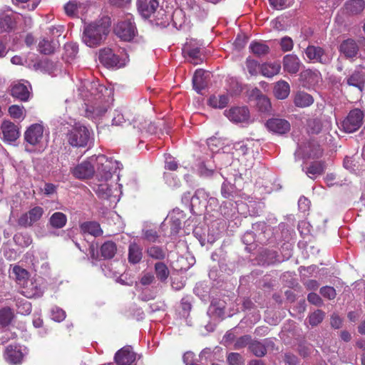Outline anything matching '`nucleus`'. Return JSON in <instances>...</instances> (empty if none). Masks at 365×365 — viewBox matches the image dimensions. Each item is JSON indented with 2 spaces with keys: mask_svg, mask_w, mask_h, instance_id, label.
I'll list each match as a JSON object with an SVG mask.
<instances>
[{
  "mask_svg": "<svg viewBox=\"0 0 365 365\" xmlns=\"http://www.w3.org/2000/svg\"><path fill=\"white\" fill-rule=\"evenodd\" d=\"M108 18L101 19L84 26L83 41L89 47H96L104 41L109 33Z\"/></svg>",
  "mask_w": 365,
  "mask_h": 365,
  "instance_id": "obj_1",
  "label": "nucleus"
},
{
  "mask_svg": "<svg viewBox=\"0 0 365 365\" xmlns=\"http://www.w3.org/2000/svg\"><path fill=\"white\" fill-rule=\"evenodd\" d=\"M92 131L87 127L76 125L67 134L68 143L73 147H86L91 138Z\"/></svg>",
  "mask_w": 365,
  "mask_h": 365,
  "instance_id": "obj_2",
  "label": "nucleus"
},
{
  "mask_svg": "<svg viewBox=\"0 0 365 365\" xmlns=\"http://www.w3.org/2000/svg\"><path fill=\"white\" fill-rule=\"evenodd\" d=\"M114 31L120 39L125 41H131L138 33L133 16L128 14L123 20L120 21Z\"/></svg>",
  "mask_w": 365,
  "mask_h": 365,
  "instance_id": "obj_3",
  "label": "nucleus"
},
{
  "mask_svg": "<svg viewBox=\"0 0 365 365\" xmlns=\"http://www.w3.org/2000/svg\"><path fill=\"white\" fill-rule=\"evenodd\" d=\"M98 163L97 173L101 180L107 181L110 179L118 169H120L121 164L117 160L108 159L105 155H101L96 158Z\"/></svg>",
  "mask_w": 365,
  "mask_h": 365,
  "instance_id": "obj_4",
  "label": "nucleus"
},
{
  "mask_svg": "<svg viewBox=\"0 0 365 365\" xmlns=\"http://www.w3.org/2000/svg\"><path fill=\"white\" fill-rule=\"evenodd\" d=\"M364 113L358 108L349 112L347 117L341 122L342 130L348 133L356 131L362 125Z\"/></svg>",
  "mask_w": 365,
  "mask_h": 365,
  "instance_id": "obj_5",
  "label": "nucleus"
},
{
  "mask_svg": "<svg viewBox=\"0 0 365 365\" xmlns=\"http://www.w3.org/2000/svg\"><path fill=\"white\" fill-rule=\"evenodd\" d=\"M304 52L307 58L313 62L327 65L332 59V57L320 46L309 45Z\"/></svg>",
  "mask_w": 365,
  "mask_h": 365,
  "instance_id": "obj_6",
  "label": "nucleus"
},
{
  "mask_svg": "<svg viewBox=\"0 0 365 365\" xmlns=\"http://www.w3.org/2000/svg\"><path fill=\"white\" fill-rule=\"evenodd\" d=\"M26 142L32 146H41L43 139V126L39 123L30 125L24 133Z\"/></svg>",
  "mask_w": 365,
  "mask_h": 365,
  "instance_id": "obj_7",
  "label": "nucleus"
},
{
  "mask_svg": "<svg viewBox=\"0 0 365 365\" xmlns=\"http://www.w3.org/2000/svg\"><path fill=\"white\" fill-rule=\"evenodd\" d=\"M99 61L108 68L122 67L125 65V59H121L112 49L105 48L99 51Z\"/></svg>",
  "mask_w": 365,
  "mask_h": 365,
  "instance_id": "obj_8",
  "label": "nucleus"
},
{
  "mask_svg": "<svg viewBox=\"0 0 365 365\" xmlns=\"http://www.w3.org/2000/svg\"><path fill=\"white\" fill-rule=\"evenodd\" d=\"M267 129L276 135H282L289 132L291 125L289 122L282 118H272L265 123Z\"/></svg>",
  "mask_w": 365,
  "mask_h": 365,
  "instance_id": "obj_9",
  "label": "nucleus"
},
{
  "mask_svg": "<svg viewBox=\"0 0 365 365\" xmlns=\"http://www.w3.org/2000/svg\"><path fill=\"white\" fill-rule=\"evenodd\" d=\"M43 214V208L39 206H36L28 212L21 215L18 220V224L24 227H31L41 218Z\"/></svg>",
  "mask_w": 365,
  "mask_h": 365,
  "instance_id": "obj_10",
  "label": "nucleus"
},
{
  "mask_svg": "<svg viewBox=\"0 0 365 365\" xmlns=\"http://www.w3.org/2000/svg\"><path fill=\"white\" fill-rule=\"evenodd\" d=\"M135 359L136 354L131 346H123L114 356V361L118 365H130Z\"/></svg>",
  "mask_w": 365,
  "mask_h": 365,
  "instance_id": "obj_11",
  "label": "nucleus"
},
{
  "mask_svg": "<svg viewBox=\"0 0 365 365\" xmlns=\"http://www.w3.org/2000/svg\"><path fill=\"white\" fill-rule=\"evenodd\" d=\"M225 115L234 123H243L248 120L250 112L247 107H233L225 110Z\"/></svg>",
  "mask_w": 365,
  "mask_h": 365,
  "instance_id": "obj_12",
  "label": "nucleus"
},
{
  "mask_svg": "<svg viewBox=\"0 0 365 365\" xmlns=\"http://www.w3.org/2000/svg\"><path fill=\"white\" fill-rule=\"evenodd\" d=\"M1 130L3 134V139L6 142H14L20 135L19 127L9 120H4L2 123Z\"/></svg>",
  "mask_w": 365,
  "mask_h": 365,
  "instance_id": "obj_13",
  "label": "nucleus"
},
{
  "mask_svg": "<svg viewBox=\"0 0 365 365\" xmlns=\"http://www.w3.org/2000/svg\"><path fill=\"white\" fill-rule=\"evenodd\" d=\"M345 81L347 86L357 88L362 91L365 86V73L361 68H356L346 78Z\"/></svg>",
  "mask_w": 365,
  "mask_h": 365,
  "instance_id": "obj_14",
  "label": "nucleus"
},
{
  "mask_svg": "<svg viewBox=\"0 0 365 365\" xmlns=\"http://www.w3.org/2000/svg\"><path fill=\"white\" fill-rule=\"evenodd\" d=\"M283 69L289 74H295L300 70L302 63L295 54H287L283 57Z\"/></svg>",
  "mask_w": 365,
  "mask_h": 365,
  "instance_id": "obj_15",
  "label": "nucleus"
},
{
  "mask_svg": "<svg viewBox=\"0 0 365 365\" xmlns=\"http://www.w3.org/2000/svg\"><path fill=\"white\" fill-rule=\"evenodd\" d=\"M95 169L89 161H83L76 165L72 170L73 175L78 179H87L93 175Z\"/></svg>",
  "mask_w": 365,
  "mask_h": 365,
  "instance_id": "obj_16",
  "label": "nucleus"
},
{
  "mask_svg": "<svg viewBox=\"0 0 365 365\" xmlns=\"http://www.w3.org/2000/svg\"><path fill=\"white\" fill-rule=\"evenodd\" d=\"M108 108V103L100 101L93 105L87 106L86 115L87 118L96 119L103 116L107 112Z\"/></svg>",
  "mask_w": 365,
  "mask_h": 365,
  "instance_id": "obj_17",
  "label": "nucleus"
},
{
  "mask_svg": "<svg viewBox=\"0 0 365 365\" xmlns=\"http://www.w3.org/2000/svg\"><path fill=\"white\" fill-rule=\"evenodd\" d=\"M138 9L145 19L149 18L159 6L158 0H138Z\"/></svg>",
  "mask_w": 365,
  "mask_h": 365,
  "instance_id": "obj_18",
  "label": "nucleus"
},
{
  "mask_svg": "<svg viewBox=\"0 0 365 365\" xmlns=\"http://www.w3.org/2000/svg\"><path fill=\"white\" fill-rule=\"evenodd\" d=\"M170 222V234L176 235L181 229L182 221L185 218V214L179 209H175L168 215Z\"/></svg>",
  "mask_w": 365,
  "mask_h": 365,
  "instance_id": "obj_19",
  "label": "nucleus"
},
{
  "mask_svg": "<svg viewBox=\"0 0 365 365\" xmlns=\"http://www.w3.org/2000/svg\"><path fill=\"white\" fill-rule=\"evenodd\" d=\"M339 51L346 58H352L357 56L359 46L354 40L349 38L341 43Z\"/></svg>",
  "mask_w": 365,
  "mask_h": 365,
  "instance_id": "obj_20",
  "label": "nucleus"
},
{
  "mask_svg": "<svg viewBox=\"0 0 365 365\" xmlns=\"http://www.w3.org/2000/svg\"><path fill=\"white\" fill-rule=\"evenodd\" d=\"M143 248L135 242L130 243L128 250V260L130 264H138L143 259Z\"/></svg>",
  "mask_w": 365,
  "mask_h": 365,
  "instance_id": "obj_21",
  "label": "nucleus"
},
{
  "mask_svg": "<svg viewBox=\"0 0 365 365\" xmlns=\"http://www.w3.org/2000/svg\"><path fill=\"white\" fill-rule=\"evenodd\" d=\"M209 73L202 69L195 71L192 77L193 88L200 93L202 90L205 89L207 86V78Z\"/></svg>",
  "mask_w": 365,
  "mask_h": 365,
  "instance_id": "obj_22",
  "label": "nucleus"
},
{
  "mask_svg": "<svg viewBox=\"0 0 365 365\" xmlns=\"http://www.w3.org/2000/svg\"><path fill=\"white\" fill-rule=\"evenodd\" d=\"M11 95L21 101H27L30 98L31 93L27 86L23 83H16L12 86Z\"/></svg>",
  "mask_w": 365,
  "mask_h": 365,
  "instance_id": "obj_23",
  "label": "nucleus"
},
{
  "mask_svg": "<svg viewBox=\"0 0 365 365\" xmlns=\"http://www.w3.org/2000/svg\"><path fill=\"white\" fill-rule=\"evenodd\" d=\"M23 357L24 354L19 347L14 345H9L6 347V359L11 364H20Z\"/></svg>",
  "mask_w": 365,
  "mask_h": 365,
  "instance_id": "obj_24",
  "label": "nucleus"
},
{
  "mask_svg": "<svg viewBox=\"0 0 365 365\" xmlns=\"http://www.w3.org/2000/svg\"><path fill=\"white\" fill-rule=\"evenodd\" d=\"M313 103L312 96L304 91H298L294 96V103L297 107L306 108L310 106Z\"/></svg>",
  "mask_w": 365,
  "mask_h": 365,
  "instance_id": "obj_25",
  "label": "nucleus"
},
{
  "mask_svg": "<svg viewBox=\"0 0 365 365\" xmlns=\"http://www.w3.org/2000/svg\"><path fill=\"white\" fill-rule=\"evenodd\" d=\"M290 93L289 83L283 80L279 81L274 87V94L277 99L284 100L287 98Z\"/></svg>",
  "mask_w": 365,
  "mask_h": 365,
  "instance_id": "obj_26",
  "label": "nucleus"
},
{
  "mask_svg": "<svg viewBox=\"0 0 365 365\" xmlns=\"http://www.w3.org/2000/svg\"><path fill=\"white\" fill-rule=\"evenodd\" d=\"M281 66L277 62L265 63L260 66L261 74L267 78H272L279 73Z\"/></svg>",
  "mask_w": 365,
  "mask_h": 365,
  "instance_id": "obj_27",
  "label": "nucleus"
},
{
  "mask_svg": "<svg viewBox=\"0 0 365 365\" xmlns=\"http://www.w3.org/2000/svg\"><path fill=\"white\" fill-rule=\"evenodd\" d=\"M81 230L84 233H88L94 237H98L103 234L100 224L97 222H85L80 225Z\"/></svg>",
  "mask_w": 365,
  "mask_h": 365,
  "instance_id": "obj_28",
  "label": "nucleus"
},
{
  "mask_svg": "<svg viewBox=\"0 0 365 365\" xmlns=\"http://www.w3.org/2000/svg\"><path fill=\"white\" fill-rule=\"evenodd\" d=\"M365 6L363 0H349L345 4V11L347 14L356 15L361 13Z\"/></svg>",
  "mask_w": 365,
  "mask_h": 365,
  "instance_id": "obj_29",
  "label": "nucleus"
},
{
  "mask_svg": "<svg viewBox=\"0 0 365 365\" xmlns=\"http://www.w3.org/2000/svg\"><path fill=\"white\" fill-rule=\"evenodd\" d=\"M148 257L155 260H163L166 256V251L162 247L158 245H152L145 250Z\"/></svg>",
  "mask_w": 365,
  "mask_h": 365,
  "instance_id": "obj_30",
  "label": "nucleus"
},
{
  "mask_svg": "<svg viewBox=\"0 0 365 365\" xmlns=\"http://www.w3.org/2000/svg\"><path fill=\"white\" fill-rule=\"evenodd\" d=\"M67 222L66 215L61 212H54L49 218L48 223L56 229L63 228Z\"/></svg>",
  "mask_w": 365,
  "mask_h": 365,
  "instance_id": "obj_31",
  "label": "nucleus"
},
{
  "mask_svg": "<svg viewBox=\"0 0 365 365\" xmlns=\"http://www.w3.org/2000/svg\"><path fill=\"white\" fill-rule=\"evenodd\" d=\"M25 290L23 292L28 298L38 297L43 294V289L41 286L32 281L26 282Z\"/></svg>",
  "mask_w": 365,
  "mask_h": 365,
  "instance_id": "obj_32",
  "label": "nucleus"
},
{
  "mask_svg": "<svg viewBox=\"0 0 365 365\" xmlns=\"http://www.w3.org/2000/svg\"><path fill=\"white\" fill-rule=\"evenodd\" d=\"M209 197V194L204 189L200 188L195 191V195L191 198V205L194 206L202 205L205 207V204Z\"/></svg>",
  "mask_w": 365,
  "mask_h": 365,
  "instance_id": "obj_33",
  "label": "nucleus"
},
{
  "mask_svg": "<svg viewBox=\"0 0 365 365\" xmlns=\"http://www.w3.org/2000/svg\"><path fill=\"white\" fill-rule=\"evenodd\" d=\"M154 269L157 279L161 282H165L170 275L168 266L162 262H158L155 264Z\"/></svg>",
  "mask_w": 365,
  "mask_h": 365,
  "instance_id": "obj_34",
  "label": "nucleus"
},
{
  "mask_svg": "<svg viewBox=\"0 0 365 365\" xmlns=\"http://www.w3.org/2000/svg\"><path fill=\"white\" fill-rule=\"evenodd\" d=\"M324 171V165L322 162L312 163L307 168L305 173L310 178H315Z\"/></svg>",
  "mask_w": 365,
  "mask_h": 365,
  "instance_id": "obj_35",
  "label": "nucleus"
},
{
  "mask_svg": "<svg viewBox=\"0 0 365 365\" xmlns=\"http://www.w3.org/2000/svg\"><path fill=\"white\" fill-rule=\"evenodd\" d=\"M86 87L90 91L91 95L93 96L96 100H100L103 91H107V88L98 82H89Z\"/></svg>",
  "mask_w": 365,
  "mask_h": 365,
  "instance_id": "obj_36",
  "label": "nucleus"
},
{
  "mask_svg": "<svg viewBox=\"0 0 365 365\" xmlns=\"http://www.w3.org/2000/svg\"><path fill=\"white\" fill-rule=\"evenodd\" d=\"M209 105L215 108H224L229 103L227 95L212 96L209 98Z\"/></svg>",
  "mask_w": 365,
  "mask_h": 365,
  "instance_id": "obj_37",
  "label": "nucleus"
},
{
  "mask_svg": "<svg viewBox=\"0 0 365 365\" xmlns=\"http://www.w3.org/2000/svg\"><path fill=\"white\" fill-rule=\"evenodd\" d=\"M12 274L14 275V277L16 282L21 285H25L26 282H28L29 279V272L25 269L21 267L20 266H14L12 270Z\"/></svg>",
  "mask_w": 365,
  "mask_h": 365,
  "instance_id": "obj_38",
  "label": "nucleus"
},
{
  "mask_svg": "<svg viewBox=\"0 0 365 365\" xmlns=\"http://www.w3.org/2000/svg\"><path fill=\"white\" fill-rule=\"evenodd\" d=\"M251 51L257 56L267 55L269 52V47L264 43L253 41L250 45Z\"/></svg>",
  "mask_w": 365,
  "mask_h": 365,
  "instance_id": "obj_39",
  "label": "nucleus"
},
{
  "mask_svg": "<svg viewBox=\"0 0 365 365\" xmlns=\"http://www.w3.org/2000/svg\"><path fill=\"white\" fill-rule=\"evenodd\" d=\"M252 232H254L255 234H257V241L260 243L264 242L267 239L264 236V234L266 233L267 230V226L266 224L263 222H256L252 225Z\"/></svg>",
  "mask_w": 365,
  "mask_h": 365,
  "instance_id": "obj_40",
  "label": "nucleus"
},
{
  "mask_svg": "<svg viewBox=\"0 0 365 365\" xmlns=\"http://www.w3.org/2000/svg\"><path fill=\"white\" fill-rule=\"evenodd\" d=\"M117 250L116 245L111 241L103 243L101 247L102 256L106 259H110L114 257Z\"/></svg>",
  "mask_w": 365,
  "mask_h": 365,
  "instance_id": "obj_41",
  "label": "nucleus"
},
{
  "mask_svg": "<svg viewBox=\"0 0 365 365\" xmlns=\"http://www.w3.org/2000/svg\"><path fill=\"white\" fill-rule=\"evenodd\" d=\"M57 48V43L46 39H43L38 43V51L45 55L53 53Z\"/></svg>",
  "mask_w": 365,
  "mask_h": 365,
  "instance_id": "obj_42",
  "label": "nucleus"
},
{
  "mask_svg": "<svg viewBox=\"0 0 365 365\" xmlns=\"http://www.w3.org/2000/svg\"><path fill=\"white\" fill-rule=\"evenodd\" d=\"M16 311L19 314L28 315L31 313V304L26 299L18 298L16 299Z\"/></svg>",
  "mask_w": 365,
  "mask_h": 365,
  "instance_id": "obj_43",
  "label": "nucleus"
},
{
  "mask_svg": "<svg viewBox=\"0 0 365 365\" xmlns=\"http://www.w3.org/2000/svg\"><path fill=\"white\" fill-rule=\"evenodd\" d=\"M256 106L261 113H267L271 110L269 99L265 96H258L256 99Z\"/></svg>",
  "mask_w": 365,
  "mask_h": 365,
  "instance_id": "obj_44",
  "label": "nucleus"
},
{
  "mask_svg": "<svg viewBox=\"0 0 365 365\" xmlns=\"http://www.w3.org/2000/svg\"><path fill=\"white\" fill-rule=\"evenodd\" d=\"M249 349L257 357H262L267 353V349L264 345L257 341H252L250 344Z\"/></svg>",
  "mask_w": 365,
  "mask_h": 365,
  "instance_id": "obj_45",
  "label": "nucleus"
},
{
  "mask_svg": "<svg viewBox=\"0 0 365 365\" xmlns=\"http://www.w3.org/2000/svg\"><path fill=\"white\" fill-rule=\"evenodd\" d=\"M221 194L225 198H232L237 195L236 187L232 184L225 181L221 187Z\"/></svg>",
  "mask_w": 365,
  "mask_h": 365,
  "instance_id": "obj_46",
  "label": "nucleus"
},
{
  "mask_svg": "<svg viewBox=\"0 0 365 365\" xmlns=\"http://www.w3.org/2000/svg\"><path fill=\"white\" fill-rule=\"evenodd\" d=\"M187 54L190 58V61L194 65H197L202 61L200 58V48L198 47L189 48Z\"/></svg>",
  "mask_w": 365,
  "mask_h": 365,
  "instance_id": "obj_47",
  "label": "nucleus"
},
{
  "mask_svg": "<svg viewBox=\"0 0 365 365\" xmlns=\"http://www.w3.org/2000/svg\"><path fill=\"white\" fill-rule=\"evenodd\" d=\"M9 113L13 118L23 119L25 116V109L24 106L12 105L9 108Z\"/></svg>",
  "mask_w": 365,
  "mask_h": 365,
  "instance_id": "obj_48",
  "label": "nucleus"
},
{
  "mask_svg": "<svg viewBox=\"0 0 365 365\" xmlns=\"http://www.w3.org/2000/svg\"><path fill=\"white\" fill-rule=\"evenodd\" d=\"M198 172L200 175L208 177L212 175L214 168L211 165V161L202 162L199 164Z\"/></svg>",
  "mask_w": 365,
  "mask_h": 365,
  "instance_id": "obj_49",
  "label": "nucleus"
},
{
  "mask_svg": "<svg viewBox=\"0 0 365 365\" xmlns=\"http://www.w3.org/2000/svg\"><path fill=\"white\" fill-rule=\"evenodd\" d=\"M324 316L323 311L317 309L309 315V322L312 327L317 326L323 321Z\"/></svg>",
  "mask_w": 365,
  "mask_h": 365,
  "instance_id": "obj_50",
  "label": "nucleus"
},
{
  "mask_svg": "<svg viewBox=\"0 0 365 365\" xmlns=\"http://www.w3.org/2000/svg\"><path fill=\"white\" fill-rule=\"evenodd\" d=\"M245 64L247 70L251 76H257L259 71H260L259 63L254 59L247 58Z\"/></svg>",
  "mask_w": 365,
  "mask_h": 365,
  "instance_id": "obj_51",
  "label": "nucleus"
},
{
  "mask_svg": "<svg viewBox=\"0 0 365 365\" xmlns=\"http://www.w3.org/2000/svg\"><path fill=\"white\" fill-rule=\"evenodd\" d=\"M95 191L102 198H108L111 195V189L106 182L98 185Z\"/></svg>",
  "mask_w": 365,
  "mask_h": 365,
  "instance_id": "obj_52",
  "label": "nucleus"
},
{
  "mask_svg": "<svg viewBox=\"0 0 365 365\" xmlns=\"http://www.w3.org/2000/svg\"><path fill=\"white\" fill-rule=\"evenodd\" d=\"M12 319V313L9 308H4L0 310V324L5 327L9 325Z\"/></svg>",
  "mask_w": 365,
  "mask_h": 365,
  "instance_id": "obj_53",
  "label": "nucleus"
},
{
  "mask_svg": "<svg viewBox=\"0 0 365 365\" xmlns=\"http://www.w3.org/2000/svg\"><path fill=\"white\" fill-rule=\"evenodd\" d=\"M14 26L15 22L10 16L6 15L1 19L0 26L4 31H11Z\"/></svg>",
  "mask_w": 365,
  "mask_h": 365,
  "instance_id": "obj_54",
  "label": "nucleus"
},
{
  "mask_svg": "<svg viewBox=\"0 0 365 365\" xmlns=\"http://www.w3.org/2000/svg\"><path fill=\"white\" fill-rule=\"evenodd\" d=\"M227 360L230 365H244L245 362L242 355L235 352L229 354Z\"/></svg>",
  "mask_w": 365,
  "mask_h": 365,
  "instance_id": "obj_55",
  "label": "nucleus"
},
{
  "mask_svg": "<svg viewBox=\"0 0 365 365\" xmlns=\"http://www.w3.org/2000/svg\"><path fill=\"white\" fill-rule=\"evenodd\" d=\"M143 237L149 242H156L159 238V235L153 229L143 230Z\"/></svg>",
  "mask_w": 365,
  "mask_h": 365,
  "instance_id": "obj_56",
  "label": "nucleus"
},
{
  "mask_svg": "<svg viewBox=\"0 0 365 365\" xmlns=\"http://www.w3.org/2000/svg\"><path fill=\"white\" fill-rule=\"evenodd\" d=\"M242 242L247 246H252L257 241V234L252 231H247L242 238Z\"/></svg>",
  "mask_w": 365,
  "mask_h": 365,
  "instance_id": "obj_57",
  "label": "nucleus"
},
{
  "mask_svg": "<svg viewBox=\"0 0 365 365\" xmlns=\"http://www.w3.org/2000/svg\"><path fill=\"white\" fill-rule=\"evenodd\" d=\"M279 45L281 46V49L284 52L290 51L292 50L294 46V43L292 39L289 36H284L280 39Z\"/></svg>",
  "mask_w": 365,
  "mask_h": 365,
  "instance_id": "obj_58",
  "label": "nucleus"
},
{
  "mask_svg": "<svg viewBox=\"0 0 365 365\" xmlns=\"http://www.w3.org/2000/svg\"><path fill=\"white\" fill-rule=\"evenodd\" d=\"M64 11L68 16H75L78 14V6L76 1H69L64 6Z\"/></svg>",
  "mask_w": 365,
  "mask_h": 365,
  "instance_id": "obj_59",
  "label": "nucleus"
},
{
  "mask_svg": "<svg viewBox=\"0 0 365 365\" xmlns=\"http://www.w3.org/2000/svg\"><path fill=\"white\" fill-rule=\"evenodd\" d=\"M320 294L325 298L333 299L336 297V293L334 287L325 286L320 289Z\"/></svg>",
  "mask_w": 365,
  "mask_h": 365,
  "instance_id": "obj_60",
  "label": "nucleus"
},
{
  "mask_svg": "<svg viewBox=\"0 0 365 365\" xmlns=\"http://www.w3.org/2000/svg\"><path fill=\"white\" fill-rule=\"evenodd\" d=\"M64 48L66 55L71 58H74L78 52V46L74 43H66Z\"/></svg>",
  "mask_w": 365,
  "mask_h": 365,
  "instance_id": "obj_61",
  "label": "nucleus"
},
{
  "mask_svg": "<svg viewBox=\"0 0 365 365\" xmlns=\"http://www.w3.org/2000/svg\"><path fill=\"white\" fill-rule=\"evenodd\" d=\"M251 342V337L249 335L242 336L237 339V340L235 343V349H240L248 344L250 345Z\"/></svg>",
  "mask_w": 365,
  "mask_h": 365,
  "instance_id": "obj_62",
  "label": "nucleus"
},
{
  "mask_svg": "<svg viewBox=\"0 0 365 365\" xmlns=\"http://www.w3.org/2000/svg\"><path fill=\"white\" fill-rule=\"evenodd\" d=\"M191 14L197 17L200 20H203L207 16V11L205 9L202 8L200 6H194Z\"/></svg>",
  "mask_w": 365,
  "mask_h": 365,
  "instance_id": "obj_63",
  "label": "nucleus"
},
{
  "mask_svg": "<svg viewBox=\"0 0 365 365\" xmlns=\"http://www.w3.org/2000/svg\"><path fill=\"white\" fill-rule=\"evenodd\" d=\"M51 316L53 320L60 322L66 318V312L63 309L56 307L52 309Z\"/></svg>",
  "mask_w": 365,
  "mask_h": 365,
  "instance_id": "obj_64",
  "label": "nucleus"
}]
</instances>
